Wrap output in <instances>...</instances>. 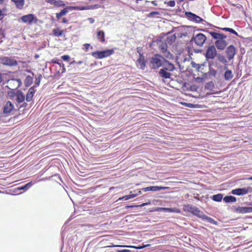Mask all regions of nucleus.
Wrapping results in <instances>:
<instances>
[{
    "instance_id": "54",
    "label": "nucleus",
    "mask_w": 252,
    "mask_h": 252,
    "mask_svg": "<svg viewBox=\"0 0 252 252\" xmlns=\"http://www.w3.org/2000/svg\"><path fill=\"white\" fill-rule=\"evenodd\" d=\"M54 63H55L59 64L60 66L62 65V63H59V62L58 61H54Z\"/></svg>"
},
{
    "instance_id": "33",
    "label": "nucleus",
    "mask_w": 252,
    "mask_h": 252,
    "mask_svg": "<svg viewBox=\"0 0 252 252\" xmlns=\"http://www.w3.org/2000/svg\"><path fill=\"white\" fill-rule=\"evenodd\" d=\"M32 182H29L28 184H26L25 186L18 188V189L19 190L27 189L28 188H30L32 186Z\"/></svg>"
},
{
    "instance_id": "3",
    "label": "nucleus",
    "mask_w": 252,
    "mask_h": 252,
    "mask_svg": "<svg viewBox=\"0 0 252 252\" xmlns=\"http://www.w3.org/2000/svg\"><path fill=\"white\" fill-rule=\"evenodd\" d=\"M168 62L162 56L158 54L155 55L150 60V66L151 68L157 69L162 67L163 64Z\"/></svg>"
},
{
    "instance_id": "6",
    "label": "nucleus",
    "mask_w": 252,
    "mask_h": 252,
    "mask_svg": "<svg viewBox=\"0 0 252 252\" xmlns=\"http://www.w3.org/2000/svg\"><path fill=\"white\" fill-rule=\"evenodd\" d=\"M20 19L23 23L29 24H32V23H36L38 20L37 17L33 14L24 15L21 17Z\"/></svg>"
},
{
    "instance_id": "29",
    "label": "nucleus",
    "mask_w": 252,
    "mask_h": 252,
    "mask_svg": "<svg viewBox=\"0 0 252 252\" xmlns=\"http://www.w3.org/2000/svg\"><path fill=\"white\" fill-rule=\"evenodd\" d=\"M214 84L213 82L210 81L207 83L205 85V89L211 91L214 88Z\"/></svg>"
},
{
    "instance_id": "58",
    "label": "nucleus",
    "mask_w": 252,
    "mask_h": 252,
    "mask_svg": "<svg viewBox=\"0 0 252 252\" xmlns=\"http://www.w3.org/2000/svg\"><path fill=\"white\" fill-rule=\"evenodd\" d=\"M74 63H77V62H76L75 61H73L70 63V64H73Z\"/></svg>"
},
{
    "instance_id": "8",
    "label": "nucleus",
    "mask_w": 252,
    "mask_h": 252,
    "mask_svg": "<svg viewBox=\"0 0 252 252\" xmlns=\"http://www.w3.org/2000/svg\"><path fill=\"white\" fill-rule=\"evenodd\" d=\"M85 7H72L68 6L66 8H64L62 10L60 13H58L56 14V17L58 19H60L62 16H63L67 14L68 12V10H83L86 9Z\"/></svg>"
},
{
    "instance_id": "25",
    "label": "nucleus",
    "mask_w": 252,
    "mask_h": 252,
    "mask_svg": "<svg viewBox=\"0 0 252 252\" xmlns=\"http://www.w3.org/2000/svg\"><path fill=\"white\" fill-rule=\"evenodd\" d=\"M13 1L16 5V7L20 9L23 8L25 1L24 0H11Z\"/></svg>"
},
{
    "instance_id": "61",
    "label": "nucleus",
    "mask_w": 252,
    "mask_h": 252,
    "mask_svg": "<svg viewBox=\"0 0 252 252\" xmlns=\"http://www.w3.org/2000/svg\"><path fill=\"white\" fill-rule=\"evenodd\" d=\"M213 62H209V65H211L212 64H213Z\"/></svg>"
},
{
    "instance_id": "64",
    "label": "nucleus",
    "mask_w": 252,
    "mask_h": 252,
    "mask_svg": "<svg viewBox=\"0 0 252 252\" xmlns=\"http://www.w3.org/2000/svg\"><path fill=\"white\" fill-rule=\"evenodd\" d=\"M38 56L37 55L35 56V58H37Z\"/></svg>"
},
{
    "instance_id": "7",
    "label": "nucleus",
    "mask_w": 252,
    "mask_h": 252,
    "mask_svg": "<svg viewBox=\"0 0 252 252\" xmlns=\"http://www.w3.org/2000/svg\"><path fill=\"white\" fill-rule=\"evenodd\" d=\"M0 62L3 65L10 66H16L17 64V61L11 57H3L0 58Z\"/></svg>"
},
{
    "instance_id": "43",
    "label": "nucleus",
    "mask_w": 252,
    "mask_h": 252,
    "mask_svg": "<svg viewBox=\"0 0 252 252\" xmlns=\"http://www.w3.org/2000/svg\"><path fill=\"white\" fill-rule=\"evenodd\" d=\"M229 32H230L236 35H238V33L232 29L230 28Z\"/></svg>"
},
{
    "instance_id": "34",
    "label": "nucleus",
    "mask_w": 252,
    "mask_h": 252,
    "mask_svg": "<svg viewBox=\"0 0 252 252\" xmlns=\"http://www.w3.org/2000/svg\"><path fill=\"white\" fill-rule=\"evenodd\" d=\"M191 65L192 67L195 68L196 70H199V69L201 67L200 64L196 63L195 62H192V61L191 63Z\"/></svg>"
},
{
    "instance_id": "55",
    "label": "nucleus",
    "mask_w": 252,
    "mask_h": 252,
    "mask_svg": "<svg viewBox=\"0 0 252 252\" xmlns=\"http://www.w3.org/2000/svg\"><path fill=\"white\" fill-rule=\"evenodd\" d=\"M161 50H162V52H165L166 51V49L164 47H162Z\"/></svg>"
},
{
    "instance_id": "57",
    "label": "nucleus",
    "mask_w": 252,
    "mask_h": 252,
    "mask_svg": "<svg viewBox=\"0 0 252 252\" xmlns=\"http://www.w3.org/2000/svg\"><path fill=\"white\" fill-rule=\"evenodd\" d=\"M82 63H83V62H82V61H79V62H77V64H82Z\"/></svg>"
},
{
    "instance_id": "22",
    "label": "nucleus",
    "mask_w": 252,
    "mask_h": 252,
    "mask_svg": "<svg viewBox=\"0 0 252 252\" xmlns=\"http://www.w3.org/2000/svg\"><path fill=\"white\" fill-rule=\"evenodd\" d=\"M157 210L164 211L167 212H174L179 213L180 210L178 208H158Z\"/></svg>"
},
{
    "instance_id": "11",
    "label": "nucleus",
    "mask_w": 252,
    "mask_h": 252,
    "mask_svg": "<svg viewBox=\"0 0 252 252\" xmlns=\"http://www.w3.org/2000/svg\"><path fill=\"white\" fill-rule=\"evenodd\" d=\"M251 188H238L233 189L231 191V193L234 195H243L248 193L249 192H251Z\"/></svg>"
},
{
    "instance_id": "18",
    "label": "nucleus",
    "mask_w": 252,
    "mask_h": 252,
    "mask_svg": "<svg viewBox=\"0 0 252 252\" xmlns=\"http://www.w3.org/2000/svg\"><path fill=\"white\" fill-rule=\"evenodd\" d=\"M209 33L213 38L217 40L224 39L226 37L225 35L219 32H211Z\"/></svg>"
},
{
    "instance_id": "56",
    "label": "nucleus",
    "mask_w": 252,
    "mask_h": 252,
    "mask_svg": "<svg viewBox=\"0 0 252 252\" xmlns=\"http://www.w3.org/2000/svg\"><path fill=\"white\" fill-rule=\"evenodd\" d=\"M118 247H131V248H134V247H132V246H118Z\"/></svg>"
},
{
    "instance_id": "10",
    "label": "nucleus",
    "mask_w": 252,
    "mask_h": 252,
    "mask_svg": "<svg viewBox=\"0 0 252 252\" xmlns=\"http://www.w3.org/2000/svg\"><path fill=\"white\" fill-rule=\"evenodd\" d=\"M217 55L215 47L212 45L208 48L205 56L207 60H209V59L213 60L215 59V58L217 57Z\"/></svg>"
},
{
    "instance_id": "31",
    "label": "nucleus",
    "mask_w": 252,
    "mask_h": 252,
    "mask_svg": "<svg viewBox=\"0 0 252 252\" xmlns=\"http://www.w3.org/2000/svg\"><path fill=\"white\" fill-rule=\"evenodd\" d=\"M53 33L55 36L58 37L63 35V31L62 30L59 31V29H55L53 30Z\"/></svg>"
},
{
    "instance_id": "28",
    "label": "nucleus",
    "mask_w": 252,
    "mask_h": 252,
    "mask_svg": "<svg viewBox=\"0 0 252 252\" xmlns=\"http://www.w3.org/2000/svg\"><path fill=\"white\" fill-rule=\"evenodd\" d=\"M32 77L29 75L26 77L24 81V84L26 86L29 87L32 83Z\"/></svg>"
},
{
    "instance_id": "62",
    "label": "nucleus",
    "mask_w": 252,
    "mask_h": 252,
    "mask_svg": "<svg viewBox=\"0 0 252 252\" xmlns=\"http://www.w3.org/2000/svg\"><path fill=\"white\" fill-rule=\"evenodd\" d=\"M4 0H0V3H3Z\"/></svg>"
},
{
    "instance_id": "30",
    "label": "nucleus",
    "mask_w": 252,
    "mask_h": 252,
    "mask_svg": "<svg viewBox=\"0 0 252 252\" xmlns=\"http://www.w3.org/2000/svg\"><path fill=\"white\" fill-rule=\"evenodd\" d=\"M223 195L221 193L214 195L212 196V199L214 201L220 202L222 199Z\"/></svg>"
},
{
    "instance_id": "15",
    "label": "nucleus",
    "mask_w": 252,
    "mask_h": 252,
    "mask_svg": "<svg viewBox=\"0 0 252 252\" xmlns=\"http://www.w3.org/2000/svg\"><path fill=\"white\" fill-rule=\"evenodd\" d=\"M14 105L10 101H7L3 108V114H9L14 109Z\"/></svg>"
},
{
    "instance_id": "38",
    "label": "nucleus",
    "mask_w": 252,
    "mask_h": 252,
    "mask_svg": "<svg viewBox=\"0 0 252 252\" xmlns=\"http://www.w3.org/2000/svg\"><path fill=\"white\" fill-rule=\"evenodd\" d=\"M186 105L189 108H199V105L192 103H185Z\"/></svg>"
},
{
    "instance_id": "42",
    "label": "nucleus",
    "mask_w": 252,
    "mask_h": 252,
    "mask_svg": "<svg viewBox=\"0 0 252 252\" xmlns=\"http://www.w3.org/2000/svg\"><path fill=\"white\" fill-rule=\"evenodd\" d=\"M62 58L64 61H67L70 58L69 56L68 55H63L62 56Z\"/></svg>"
},
{
    "instance_id": "32",
    "label": "nucleus",
    "mask_w": 252,
    "mask_h": 252,
    "mask_svg": "<svg viewBox=\"0 0 252 252\" xmlns=\"http://www.w3.org/2000/svg\"><path fill=\"white\" fill-rule=\"evenodd\" d=\"M217 57L218 60L221 63H227L226 60L225 59L224 56L219 54L217 55Z\"/></svg>"
},
{
    "instance_id": "12",
    "label": "nucleus",
    "mask_w": 252,
    "mask_h": 252,
    "mask_svg": "<svg viewBox=\"0 0 252 252\" xmlns=\"http://www.w3.org/2000/svg\"><path fill=\"white\" fill-rule=\"evenodd\" d=\"M9 89L15 90L20 87L22 82L20 79H12L8 81Z\"/></svg>"
},
{
    "instance_id": "45",
    "label": "nucleus",
    "mask_w": 252,
    "mask_h": 252,
    "mask_svg": "<svg viewBox=\"0 0 252 252\" xmlns=\"http://www.w3.org/2000/svg\"><path fill=\"white\" fill-rule=\"evenodd\" d=\"M5 34L2 30L1 28L0 27V37H5Z\"/></svg>"
},
{
    "instance_id": "14",
    "label": "nucleus",
    "mask_w": 252,
    "mask_h": 252,
    "mask_svg": "<svg viewBox=\"0 0 252 252\" xmlns=\"http://www.w3.org/2000/svg\"><path fill=\"white\" fill-rule=\"evenodd\" d=\"M186 15L187 17L189 18L190 20L196 22L197 23H200L201 22L204 21L205 22L203 19H202L199 16L193 14L191 12H186Z\"/></svg>"
},
{
    "instance_id": "4",
    "label": "nucleus",
    "mask_w": 252,
    "mask_h": 252,
    "mask_svg": "<svg viewBox=\"0 0 252 252\" xmlns=\"http://www.w3.org/2000/svg\"><path fill=\"white\" fill-rule=\"evenodd\" d=\"M113 53V49H107L102 51L94 52L92 53V55L96 59H103L111 56Z\"/></svg>"
},
{
    "instance_id": "52",
    "label": "nucleus",
    "mask_w": 252,
    "mask_h": 252,
    "mask_svg": "<svg viewBox=\"0 0 252 252\" xmlns=\"http://www.w3.org/2000/svg\"><path fill=\"white\" fill-rule=\"evenodd\" d=\"M221 29L224 31L229 32L230 28H221Z\"/></svg>"
},
{
    "instance_id": "40",
    "label": "nucleus",
    "mask_w": 252,
    "mask_h": 252,
    "mask_svg": "<svg viewBox=\"0 0 252 252\" xmlns=\"http://www.w3.org/2000/svg\"><path fill=\"white\" fill-rule=\"evenodd\" d=\"M159 14V12L158 11H153L149 13V17H153L155 15Z\"/></svg>"
},
{
    "instance_id": "1",
    "label": "nucleus",
    "mask_w": 252,
    "mask_h": 252,
    "mask_svg": "<svg viewBox=\"0 0 252 252\" xmlns=\"http://www.w3.org/2000/svg\"><path fill=\"white\" fill-rule=\"evenodd\" d=\"M183 209L185 211L191 213L199 218L208 220V221L209 222L216 224V221L215 220H214L212 218L205 215L203 212H201L198 208L194 206L189 204L184 205Z\"/></svg>"
},
{
    "instance_id": "50",
    "label": "nucleus",
    "mask_w": 252,
    "mask_h": 252,
    "mask_svg": "<svg viewBox=\"0 0 252 252\" xmlns=\"http://www.w3.org/2000/svg\"><path fill=\"white\" fill-rule=\"evenodd\" d=\"M136 205H126L125 206V208L126 209H128V208H135V207Z\"/></svg>"
},
{
    "instance_id": "37",
    "label": "nucleus",
    "mask_w": 252,
    "mask_h": 252,
    "mask_svg": "<svg viewBox=\"0 0 252 252\" xmlns=\"http://www.w3.org/2000/svg\"><path fill=\"white\" fill-rule=\"evenodd\" d=\"M217 71L210 67H209V74L211 75L215 76L216 75Z\"/></svg>"
},
{
    "instance_id": "20",
    "label": "nucleus",
    "mask_w": 252,
    "mask_h": 252,
    "mask_svg": "<svg viewBox=\"0 0 252 252\" xmlns=\"http://www.w3.org/2000/svg\"><path fill=\"white\" fill-rule=\"evenodd\" d=\"M165 189L164 187H158V186H151V187H148L147 188H143L142 189V190L144 191H158L160 190L161 189Z\"/></svg>"
},
{
    "instance_id": "19",
    "label": "nucleus",
    "mask_w": 252,
    "mask_h": 252,
    "mask_svg": "<svg viewBox=\"0 0 252 252\" xmlns=\"http://www.w3.org/2000/svg\"><path fill=\"white\" fill-rule=\"evenodd\" d=\"M35 90L34 88V87H32L29 89L28 92L26 95V99L27 101L30 102L32 100L33 95L35 94Z\"/></svg>"
},
{
    "instance_id": "49",
    "label": "nucleus",
    "mask_w": 252,
    "mask_h": 252,
    "mask_svg": "<svg viewBox=\"0 0 252 252\" xmlns=\"http://www.w3.org/2000/svg\"><path fill=\"white\" fill-rule=\"evenodd\" d=\"M4 17V14H2V11L0 9V20H1Z\"/></svg>"
},
{
    "instance_id": "24",
    "label": "nucleus",
    "mask_w": 252,
    "mask_h": 252,
    "mask_svg": "<svg viewBox=\"0 0 252 252\" xmlns=\"http://www.w3.org/2000/svg\"><path fill=\"white\" fill-rule=\"evenodd\" d=\"M25 97L23 93L21 91H18L16 95V100L19 103H22L24 101Z\"/></svg>"
},
{
    "instance_id": "26",
    "label": "nucleus",
    "mask_w": 252,
    "mask_h": 252,
    "mask_svg": "<svg viewBox=\"0 0 252 252\" xmlns=\"http://www.w3.org/2000/svg\"><path fill=\"white\" fill-rule=\"evenodd\" d=\"M223 201L225 203L234 202L236 201L235 197L233 196H226L223 198Z\"/></svg>"
},
{
    "instance_id": "36",
    "label": "nucleus",
    "mask_w": 252,
    "mask_h": 252,
    "mask_svg": "<svg viewBox=\"0 0 252 252\" xmlns=\"http://www.w3.org/2000/svg\"><path fill=\"white\" fill-rule=\"evenodd\" d=\"M41 78H42V75L41 74H39L38 76V77L36 78L35 81V87L36 86H39V85L40 83V80H41Z\"/></svg>"
},
{
    "instance_id": "59",
    "label": "nucleus",
    "mask_w": 252,
    "mask_h": 252,
    "mask_svg": "<svg viewBox=\"0 0 252 252\" xmlns=\"http://www.w3.org/2000/svg\"><path fill=\"white\" fill-rule=\"evenodd\" d=\"M2 37H0V44H1L3 42V40L2 39Z\"/></svg>"
},
{
    "instance_id": "44",
    "label": "nucleus",
    "mask_w": 252,
    "mask_h": 252,
    "mask_svg": "<svg viewBox=\"0 0 252 252\" xmlns=\"http://www.w3.org/2000/svg\"><path fill=\"white\" fill-rule=\"evenodd\" d=\"M229 32H230L236 35H238V33L232 29L230 28Z\"/></svg>"
},
{
    "instance_id": "21",
    "label": "nucleus",
    "mask_w": 252,
    "mask_h": 252,
    "mask_svg": "<svg viewBox=\"0 0 252 252\" xmlns=\"http://www.w3.org/2000/svg\"><path fill=\"white\" fill-rule=\"evenodd\" d=\"M224 69H226V71L224 74V79L225 80H230L233 77V73L230 70L227 69V67L225 66Z\"/></svg>"
},
{
    "instance_id": "41",
    "label": "nucleus",
    "mask_w": 252,
    "mask_h": 252,
    "mask_svg": "<svg viewBox=\"0 0 252 252\" xmlns=\"http://www.w3.org/2000/svg\"><path fill=\"white\" fill-rule=\"evenodd\" d=\"M150 203V202H148V203H142L140 205H136L135 207V208H139V207H142L143 206H145L146 205H147L148 204H149Z\"/></svg>"
},
{
    "instance_id": "48",
    "label": "nucleus",
    "mask_w": 252,
    "mask_h": 252,
    "mask_svg": "<svg viewBox=\"0 0 252 252\" xmlns=\"http://www.w3.org/2000/svg\"><path fill=\"white\" fill-rule=\"evenodd\" d=\"M117 252H131L130 250H118Z\"/></svg>"
},
{
    "instance_id": "51",
    "label": "nucleus",
    "mask_w": 252,
    "mask_h": 252,
    "mask_svg": "<svg viewBox=\"0 0 252 252\" xmlns=\"http://www.w3.org/2000/svg\"><path fill=\"white\" fill-rule=\"evenodd\" d=\"M61 67H62V72H64L65 71V68L64 67V65L63 63H62V65L60 66Z\"/></svg>"
},
{
    "instance_id": "5",
    "label": "nucleus",
    "mask_w": 252,
    "mask_h": 252,
    "mask_svg": "<svg viewBox=\"0 0 252 252\" xmlns=\"http://www.w3.org/2000/svg\"><path fill=\"white\" fill-rule=\"evenodd\" d=\"M206 37L203 33H199L194 35L191 39V42L194 41L195 44L199 47H202L206 40Z\"/></svg>"
},
{
    "instance_id": "35",
    "label": "nucleus",
    "mask_w": 252,
    "mask_h": 252,
    "mask_svg": "<svg viewBox=\"0 0 252 252\" xmlns=\"http://www.w3.org/2000/svg\"><path fill=\"white\" fill-rule=\"evenodd\" d=\"M54 5L57 6H63L64 4L63 2L61 0H56Z\"/></svg>"
},
{
    "instance_id": "13",
    "label": "nucleus",
    "mask_w": 252,
    "mask_h": 252,
    "mask_svg": "<svg viewBox=\"0 0 252 252\" xmlns=\"http://www.w3.org/2000/svg\"><path fill=\"white\" fill-rule=\"evenodd\" d=\"M236 53V50L233 45H230L226 49V53L229 60H231L233 59Z\"/></svg>"
},
{
    "instance_id": "63",
    "label": "nucleus",
    "mask_w": 252,
    "mask_h": 252,
    "mask_svg": "<svg viewBox=\"0 0 252 252\" xmlns=\"http://www.w3.org/2000/svg\"><path fill=\"white\" fill-rule=\"evenodd\" d=\"M249 180H252V176L249 178Z\"/></svg>"
},
{
    "instance_id": "9",
    "label": "nucleus",
    "mask_w": 252,
    "mask_h": 252,
    "mask_svg": "<svg viewBox=\"0 0 252 252\" xmlns=\"http://www.w3.org/2000/svg\"><path fill=\"white\" fill-rule=\"evenodd\" d=\"M233 211L238 214H246L252 212V207H242V206H233Z\"/></svg>"
},
{
    "instance_id": "16",
    "label": "nucleus",
    "mask_w": 252,
    "mask_h": 252,
    "mask_svg": "<svg viewBox=\"0 0 252 252\" xmlns=\"http://www.w3.org/2000/svg\"><path fill=\"white\" fill-rule=\"evenodd\" d=\"M215 44L218 49L223 50L227 45V42L224 39L217 40Z\"/></svg>"
},
{
    "instance_id": "27",
    "label": "nucleus",
    "mask_w": 252,
    "mask_h": 252,
    "mask_svg": "<svg viewBox=\"0 0 252 252\" xmlns=\"http://www.w3.org/2000/svg\"><path fill=\"white\" fill-rule=\"evenodd\" d=\"M105 34L104 32L102 31H99L97 32V38L100 40V41L102 42H104L105 41Z\"/></svg>"
},
{
    "instance_id": "47",
    "label": "nucleus",
    "mask_w": 252,
    "mask_h": 252,
    "mask_svg": "<svg viewBox=\"0 0 252 252\" xmlns=\"http://www.w3.org/2000/svg\"><path fill=\"white\" fill-rule=\"evenodd\" d=\"M88 20L90 22L91 24H93L94 22V20L93 18H88Z\"/></svg>"
},
{
    "instance_id": "46",
    "label": "nucleus",
    "mask_w": 252,
    "mask_h": 252,
    "mask_svg": "<svg viewBox=\"0 0 252 252\" xmlns=\"http://www.w3.org/2000/svg\"><path fill=\"white\" fill-rule=\"evenodd\" d=\"M84 46L86 49V51H87L89 49V48L90 47V44H88V43H85L84 45Z\"/></svg>"
},
{
    "instance_id": "17",
    "label": "nucleus",
    "mask_w": 252,
    "mask_h": 252,
    "mask_svg": "<svg viewBox=\"0 0 252 252\" xmlns=\"http://www.w3.org/2000/svg\"><path fill=\"white\" fill-rule=\"evenodd\" d=\"M136 65L138 68L141 69H144L145 68V61L144 60V57L140 54V57L137 60Z\"/></svg>"
},
{
    "instance_id": "53",
    "label": "nucleus",
    "mask_w": 252,
    "mask_h": 252,
    "mask_svg": "<svg viewBox=\"0 0 252 252\" xmlns=\"http://www.w3.org/2000/svg\"><path fill=\"white\" fill-rule=\"evenodd\" d=\"M68 22V20L65 18H63L62 20V22L63 23H67Z\"/></svg>"
},
{
    "instance_id": "60",
    "label": "nucleus",
    "mask_w": 252,
    "mask_h": 252,
    "mask_svg": "<svg viewBox=\"0 0 252 252\" xmlns=\"http://www.w3.org/2000/svg\"><path fill=\"white\" fill-rule=\"evenodd\" d=\"M152 4H153L154 5H157V3H156V1H153L152 2Z\"/></svg>"
},
{
    "instance_id": "39",
    "label": "nucleus",
    "mask_w": 252,
    "mask_h": 252,
    "mask_svg": "<svg viewBox=\"0 0 252 252\" xmlns=\"http://www.w3.org/2000/svg\"><path fill=\"white\" fill-rule=\"evenodd\" d=\"M168 6L170 7H174L175 5V2L174 0H170L167 3Z\"/></svg>"
},
{
    "instance_id": "23",
    "label": "nucleus",
    "mask_w": 252,
    "mask_h": 252,
    "mask_svg": "<svg viewBox=\"0 0 252 252\" xmlns=\"http://www.w3.org/2000/svg\"><path fill=\"white\" fill-rule=\"evenodd\" d=\"M138 194H141V190H139L138 191V193H136V194H128V195H125L124 196H123L122 197H120L118 199V200H122V199H124L125 200H127L129 199H131V198H133L135 197H136Z\"/></svg>"
},
{
    "instance_id": "2",
    "label": "nucleus",
    "mask_w": 252,
    "mask_h": 252,
    "mask_svg": "<svg viewBox=\"0 0 252 252\" xmlns=\"http://www.w3.org/2000/svg\"><path fill=\"white\" fill-rule=\"evenodd\" d=\"M162 68L159 70L158 74L160 77L165 79L170 78L171 75V72L175 70V67L173 63L168 61L161 67Z\"/></svg>"
}]
</instances>
